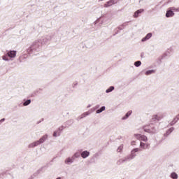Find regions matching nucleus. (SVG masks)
Wrapping results in <instances>:
<instances>
[{
	"mask_svg": "<svg viewBox=\"0 0 179 179\" xmlns=\"http://www.w3.org/2000/svg\"><path fill=\"white\" fill-rule=\"evenodd\" d=\"M6 54H7L8 58H15L16 57V51L15 50L8 51Z\"/></svg>",
	"mask_w": 179,
	"mask_h": 179,
	"instance_id": "14",
	"label": "nucleus"
},
{
	"mask_svg": "<svg viewBox=\"0 0 179 179\" xmlns=\"http://www.w3.org/2000/svg\"><path fill=\"white\" fill-rule=\"evenodd\" d=\"M67 125H72L73 124V120H70L66 122Z\"/></svg>",
	"mask_w": 179,
	"mask_h": 179,
	"instance_id": "33",
	"label": "nucleus"
},
{
	"mask_svg": "<svg viewBox=\"0 0 179 179\" xmlns=\"http://www.w3.org/2000/svg\"><path fill=\"white\" fill-rule=\"evenodd\" d=\"M90 114H92V112L90 110H89L88 111L85 112L83 114H81L80 116H78L77 118V120L80 121V120H83V118H86V117H87L88 115H90Z\"/></svg>",
	"mask_w": 179,
	"mask_h": 179,
	"instance_id": "8",
	"label": "nucleus"
},
{
	"mask_svg": "<svg viewBox=\"0 0 179 179\" xmlns=\"http://www.w3.org/2000/svg\"><path fill=\"white\" fill-rule=\"evenodd\" d=\"M41 122H38V124H40Z\"/></svg>",
	"mask_w": 179,
	"mask_h": 179,
	"instance_id": "44",
	"label": "nucleus"
},
{
	"mask_svg": "<svg viewBox=\"0 0 179 179\" xmlns=\"http://www.w3.org/2000/svg\"><path fill=\"white\" fill-rule=\"evenodd\" d=\"M120 33V31H118V29H116L115 30V34H114V36H115V34H118Z\"/></svg>",
	"mask_w": 179,
	"mask_h": 179,
	"instance_id": "35",
	"label": "nucleus"
},
{
	"mask_svg": "<svg viewBox=\"0 0 179 179\" xmlns=\"http://www.w3.org/2000/svg\"><path fill=\"white\" fill-rule=\"evenodd\" d=\"M122 27H123V29H124V27H127V24L126 23H124V24H122V25H120Z\"/></svg>",
	"mask_w": 179,
	"mask_h": 179,
	"instance_id": "37",
	"label": "nucleus"
},
{
	"mask_svg": "<svg viewBox=\"0 0 179 179\" xmlns=\"http://www.w3.org/2000/svg\"><path fill=\"white\" fill-rule=\"evenodd\" d=\"M171 178L172 179H178V174L176 172H172L170 175Z\"/></svg>",
	"mask_w": 179,
	"mask_h": 179,
	"instance_id": "21",
	"label": "nucleus"
},
{
	"mask_svg": "<svg viewBox=\"0 0 179 179\" xmlns=\"http://www.w3.org/2000/svg\"><path fill=\"white\" fill-rule=\"evenodd\" d=\"M90 156V152L88 150H84L81 152V157L83 159H87Z\"/></svg>",
	"mask_w": 179,
	"mask_h": 179,
	"instance_id": "13",
	"label": "nucleus"
},
{
	"mask_svg": "<svg viewBox=\"0 0 179 179\" xmlns=\"http://www.w3.org/2000/svg\"><path fill=\"white\" fill-rule=\"evenodd\" d=\"M134 137L138 141H143V142H148V136L139 134H134Z\"/></svg>",
	"mask_w": 179,
	"mask_h": 179,
	"instance_id": "7",
	"label": "nucleus"
},
{
	"mask_svg": "<svg viewBox=\"0 0 179 179\" xmlns=\"http://www.w3.org/2000/svg\"><path fill=\"white\" fill-rule=\"evenodd\" d=\"M140 148H141V149H143V150L146 149V143L141 141L140 142Z\"/></svg>",
	"mask_w": 179,
	"mask_h": 179,
	"instance_id": "29",
	"label": "nucleus"
},
{
	"mask_svg": "<svg viewBox=\"0 0 179 179\" xmlns=\"http://www.w3.org/2000/svg\"><path fill=\"white\" fill-rule=\"evenodd\" d=\"M31 103V99H27V100L24 99L23 102V106L24 107H27V106H29Z\"/></svg>",
	"mask_w": 179,
	"mask_h": 179,
	"instance_id": "19",
	"label": "nucleus"
},
{
	"mask_svg": "<svg viewBox=\"0 0 179 179\" xmlns=\"http://www.w3.org/2000/svg\"><path fill=\"white\" fill-rule=\"evenodd\" d=\"M145 10L143 9H139L137 10L135 13L134 15H133L134 17H138L139 16V15H141V13H142L143 12H144Z\"/></svg>",
	"mask_w": 179,
	"mask_h": 179,
	"instance_id": "18",
	"label": "nucleus"
},
{
	"mask_svg": "<svg viewBox=\"0 0 179 179\" xmlns=\"http://www.w3.org/2000/svg\"><path fill=\"white\" fill-rule=\"evenodd\" d=\"M141 65H142V62H141L140 60L136 61V62H134V66L136 68H139V66H141Z\"/></svg>",
	"mask_w": 179,
	"mask_h": 179,
	"instance_id": "28",
	"label": "nucleus"
},
{
	"mask_svg": "<svg viewBox=\"0 0 179 179\" xmlns=\"http://www.w3.org/2000/svg\"><path fill=\"white\" fill-rule=\"evenodd\" d=\"M46 139H48V134L43 135L39 140L35 141L33 143L29 144V149H33L34 148H37L38 145H41V143H44Z\"/></svg>",
	"mask_w": 179,
	"mask_h": 179,
	"instance_id": "3",
	"label": "nucleus"
},
{
	"mask_svg": "<svg viewBox=\"0 0 179 179\" xmlns=\"http://www.w3.org/2000/svg\"><path fill=\"white\" fill-rule=\"evenodd\" d=\"M41 122H38V124H40Z\"/></svg>",
	"mask_w": 179,
	"mask_h": 179,
	"instance_id": "43",
	"label": "nucleus"
},
{
	"mask_svg": "<svg viewBox=\"0 0 179 179\" xmlns=\"http://www.w3.org/2000/svg\"><path fill=\"white\" fill-rule=\"evenodd\" d=\"M106 110V106H101L99 109H97L96 113V114H100L103 113V111Z\"/></svg>",
	"mask_w": 179,
	"mask_h": 179,
	"instance_id": "22",
	"label": "nucleus"
},
{
	"mask_svg": "<svg viewBox=\"0 0 179 179\" xmlns=\"http://www.w3.org/2000/svg\"><path fill=\"white\" fill-rule=\"evenodd\" d=\"M73 162H75V159L73 158V157H71L66 158L64 161V163L65 164H72Z\"/></svg>",
	"mask_w": 179,
	"mask_h": 179,
	"instance_id": "16",
	"label": "nucleus"
},
{
	"mask_svg": "<svg viewBox=\"0 0 179 179\" xmlns=\"http://www.w3.org/2000/svg\"><path fill=\"white\" fill-rule=\"evenodd\" d=\"M117 29H118V30H122L124 28L120 25Z\"/></svg>",
	"mask_w": 179,
	"mask_h": 179,
	"instance_id": "36",
	"label": "nucleus"
},
{
	"mask_svg": "<svg viewBox=\"0 0 179 179\" xmlns=\"http://www.w3.org/2000/svg\"><path fill=\"white\" fill-rule=\"evenodd\" d=\"M174 131V127H171L168 129L166 132L164 134V138H169L170 135H171V133H173Z\"/></svg>",
	"mask_w": 179,
	"mask_h": 179,
	"instance_id": "10",
	"label": "nucleus"
},
{
	"mask_svg": "<svg viewBox=\"0 0 179 179\" xmlns=\"http://www.w3.org/2000/svg\"><path fill=\"white\" fill-rule=\"evenodd\" d=\"M41 47V43H40V41L36 40L34 41V43L31 45L27 51L29 55L34 54V55H37V52L40 51Z\"/></svg>",
	"mask_w": 179,
	"mask_h": 179,
	"instance_id": "2",
	"label": "nucleus"
},
{
	"mask_svg": "<svg viewBox=\"0 0 179 179\" xmlns=\"http://www.w3.org/2000/svg\"><path fill=\"white\" fill-rule=\"evenodd\" d=\"M156 72V71L155 70H148L147 71H145V75L147 76H149V75H152V73H155Z\"/></svg>",
	"mask_w": 179,
	"mask_h": 179,
	"instance_id": "25",
	"label": "nucleus"
},
{
	"mask_svg": "<svg viewBox=\"0 0 179 179\" xmlns=\"http://www.w3.org/2000/svg\"><path fill=\"white\" fill-rule=\"evenodd\" d=\"M171 9H172L173 12H179V8L171 7Z\"/></svg>",
	"mask_w": 179,
	"mask_h": 179,
	"instance_id": "32",
	"label": "nucleus"
},
{
	"mask_svg": "<svg viewBox=\"0 0 179 179\" xmlns=\"http://www.w3.org/2000/svg\"><path fill=\"white\" fill-rule=\"evenodd\" d=\"M143 129L144 132H148V134H156L157 132L156 127L152 124L148 126H145Z\"/></svg>",
	"mask_w": 179,
	"mask_h": 179,
	"instance_id": "5",
	"label": "nucleus"
},
{
	"mask_svg": "<svg viewBox=\"0 0 179 179\" xmlns=\"http://www.w3.org/2000/svg\"><path fill=\"white\" fill-rule=\"evenodd\" d=\"M99 108H100V105H96V106H95V107L90 109V111H91V113L92 114V113H94L96 111V110H99Z\"/></svg>",
	"mask_w": 179,
	"mask_h": 179,
	"instance_id": "24",
	"label": "nucleus"
},
{
	"mask_svg": "<svg viewBox=\"0 0 179 179\" xmlns=\"http://www.w3.org/2000/svg\"><path fill=\"white\" fill-rule=\"evenodd\" d=\"M64 129H65V127L64 126H62V127H59L58 128V131L59 132H60V134H61V132H62V131H64Z\"/></svg>",
	"mask_w": 179,
	"mask_h": 179,
	"instance_id": "31",
	"label": "nucleus"
},
{
	"mask_svg": "<svg viewBox=\"0 0 179 179\" xmlns=\"http://www.w3.org/2000/svg\"><path fill=\"white\" fill-rule=\"evenodd\" d=\"M131 146H136V141H132L131 142Z\"/></svg>",
	"mask_w": 179,
	"mask_h": 179,
	"instance_id": "34",
	"label": "nucleus"
},
{
	"mask_svg": "<svg viewBox=\"0 0 179 179\" xmlns=\"http://www.w3.org/2000/svg\"><path fill=\"white\" fill-rule=\"evenodd\" d=\"M149 148V143H145V149H148Z\"/></svg>",
	"mask_w": 179,
	"mask_h": 179,
	"instance_id": "39",
	"label": "nucleus"
},
{
	"mask_svg": "<svg viewBox=\"0 0 179 179\" xmlns=\"http://www.w3.org/2000/svg\"><path fill=\"white\" fill-rule=\"evenodd\" d=\"M140 150L141 149L139 148L133 149L129 155L119 159L117 162V164H122V163H127L128 162H131V160H134L136 156L137 152H139Z\"/></svg>",
	"mask_w": 179,
	"mask_h": 179,
	"instance_id": "1",
	"label": "nucleus"
},
{
	"mask_svg": "<svg viewBox=\"0 0 179 179\" xmlns=\"http://www.w3.org/2000/svg\"><path fill=\"white\" fill-rule=\"evenodd\" d=\"M165 16L166 17H173L174 16V11H173L171 7L167 9Z\"/></svg>",
	"mask_w": 179,
	"mask_h": 179,
	"instance_id": "9",
	"label": "nucleus"
},
{
	"mask_svg": "<svg viewBox=\"0 0 179 179\" xmlns=\"http://www.w3.org/2000/svg\"><path fill=\"white\" fill-rule=\"evenodd\" d=\"M179 120V114L177 115L173 120L169 123V125H171V127H173V125H176V124H177V122H178Z\"/></svg>",
	"mask_w": 179,
	"mask_h": 179,
	"instance_id": "15",
	"label": "nucleus"
},
{
	"mask_svg": "<svg viewBox=\"0 0 179 179\" xmlns=\"http://www.w3.org/2000/svg\"><path fill=\"white\" fill-rule=\"evenodd\" d=\"M101 1H103V0H101Z\"/></svg>",
	"mask_w": 179,
	"mask_h": 179,
	"instance_id": "45",
	"label": "nucleus"
},
{
	"mask_svg": "<svg viewBox=\"0 0 179 179\" xmlns=\"http://www.w3.org/2000/svg\"><path fill=\"white\" fill-rule=\"evenodd\" d=\"M80 156H81V153L79 152H76V153L73 154L72 157L75 160V159H79V157H80Z\"/></svg>",
	"mask_w": 179,
	"mask_h": 179,
	"instance_id": "20",
	"label": "nucleus"
},
{
	"mask_svg": "<svg viewBox=\"0 0 179 179\" xmlns=\"http://www.w3.org/2000/svg\"><path fill=\"white\" fill-rule=\"evenodd\" d=\"M131 114H132V110L128 111L125 114V115L122 117V120H128V118H129V117L131 116Z\"/></svg>",
	"mask_w": 179,
	"mask_h": 179,
	"instance_id": "17",
	"label": "nucleus"
},
{
	"mask_svg": "<svg viewBox=\"0 0 179 179\" xmlns=\"http://www.w3.org/2000/svg\"><path fill=\"white\" fill-rule=\"evenodd\" d=\"M5 121V118L0 120V124H2Z\"/></svg>",
	"mask_w": 179,
	"mask_h": 179,
	"instance_id": "38",
	"label": "nucleus"
},
{
	"mask_svg": "<svg viewBox=\"0 0 179 179\" xmlns=\"http://www.w3.org/2000/svg\"><path fill=\"white\" fill-rule=\"evenodd\" d=\"M53 136L55 137V138H57V136H61V132H59V131H55L54 132H53Z\"/></svg>",
	"mask_w": 179,
	"mask_h": 179,
	"instance_id": "26",
	"label": "nucleus"
},
{
	"mask_svg": "<svg viewBox=\"0 0 179 179\" xmlns=\"http://www.w3.org/2000/svg\"><path fill=\"white\" fill-rule=\"evenodd\" d=\"M115 87L114 86H110L106 90V93H111V92H113V90H115Z\"/></svg>",
	"mask_w": 179,
	"mask_h": 179,
	"instance_id": "23",
	"label": "nucleus"
},
{
	"mask_svg": "<svg viewBox=\"0 0 179 179\" xmlns=\"http://www.w3.org/2000/svg\"><path fill=\"white\" fill-rule=\"evenodd\" d=\"M8 54L6 53V55L2 56V59L3 61H6L7 62H9L10 59L8 58Z\"/></svg>",
	"mask_w": 179,
	"mask_h": 179,
	"instance_id": "27",
	"label": "nucleus"
},
{
	"mask_svg": "<svg viewBox=\"0 0 179 179\" xmlns=\"http://www.w3.org/2000/svg\"><path fill=\"white\" fill-rule=\"evenodd\" d=\"M164 118V115L163 114H157V115H154L152 117L151 119V122H157V121H162Z\"/></svg>",
	"mask_w": 179,
	"mask_h": 179,
	"instance_id": "6",
	"label": "nucleus"
},
{
	"mask_svg": "<svg viewBox=\"0 0 179 179\" xmlns=\"http://www.w3.org/2000/svg\"><path fill=\"white\" fill-rule=\"evenodd\" d=\"M117 3V0H109L106 3L104 4V8H110V6H113V5H115Z\"/></svg>",
	"mask_w": 179,
	"mask_h": 179,
	"instance_id": "11",
	"label": "nucleus"
},
{
	"mask_svg": "<svg viewBox=\"0 0 179 179\" xmlns=\"http://www.w3.org/2000/svg\"><path fill=\"white\" fill-rule=\"evenodd\" d=\"M56 179H62L61 177H57Z\"/></svg>",
	"mask_w": 179,
	"mask_h": 179,
	"instance_id": "42",
	"label": "nucleus"
},
{
	"mask_svg": "<svg viewBox=\"0 0 179 179\" xmlns=\"http://www.w3.org/2000/svg\"><path fill=\"white\" fill-rule=\"evenodd\" d=\"M76 86H78V83L73 84V87H75Z\"/></svg>",
	"mask_w": 179,
	"mask_h": 179,
	"instance_id": "41",
	"label": "nucleus"
},
{
	"mask_svg": "<svg viewBox=\"0 0 179 179\" xmlns=\"http://www.w3.org/2000/svg\"><path fill=\"white\" fill-rule=\"evenodd\" d=\"M90 107H92V105L91 104H88L87 106V108H90Z\"/></svg>",
	"mask_w": 179,
	"mask_h": 179,
	"instance_id": "40",
	"label": "nucleus"
},
{
	"mask_svg": "<svg viewBox=\"0 0 179 179\" xmlns=\"http://www.w3.org/2000/svg\"><path fill=\"white\" fill-rule=\"evenodd\" d=\"M152 36H153V34H152V32L147 34L146 36L141 39V42L145 43V41H148V40H150Z\"/></svg>",
	"mask_w": 179,
	"mask_h": 179,
	"instance_id": "12",
	"label": "nucleus"
},
{
	"mask_svg": "<svg viewBox=\"0 0 179 179\" xmlns=\"http://www.w3.org/2000/svg\"><path fill=\"white\" fill-rule=\"evenodd\" d=\"M52 38V36H51V35H46V36H42L40 39H38V40L41 45H45V44L51 41Z\"/></svg>",
	"mask_w": 179,
	"mask_h": 179,
	"instance_id": "4",
	"label": "nucleus"
},
{
	"mask_svg": "<svg viewBox=\"0 0 179 179\" xmlns=\"http://www.w3.org/2000/svg\"><path fill=\"white\" fill-rule=\"evenodd\" d=\"M124 149V145H121L120 146L118 147V148L117 149V153H121V152H122V150Z\"/></svg>",
	"mask_w": 179,
	"mask_h": 179,
	"instance_id": "30",
	"label": "nucleus"
}]
</instances>
